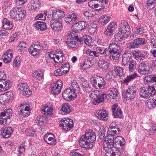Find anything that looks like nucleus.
I'll list each match as a JSON object with an SVG mask.
<instances>
[{
    "instance_id": "nucleus-21",
    "label": "nucleus",
    "mask_w": 156,
    "mask_h": 156,
    "mask_svg": "<svg viewBox=\"0 0 156 156\" xmlns=\"http://www.w3.org/2000/svg\"><path fill=\"white\" fill-rule=\"evenodd\" d=\"M84 135L87 138V140H89L90 141L92 144H93V143L95 141L96 136L95 133L92 130L90 129L87 131Z\"/></svg>"
},
{
    "instance_id": "nucleus-25",
    "label": "nucleus",
    "mask_w": 156,
    "mask_h": 156,
    "mask_svg": "<svg viewBox=\"0 0 156 156\" xmlns=\"http://www.w3.org/2000/svg\"><path fill=\"white\" fill-rule=\"evenodd\" d=\"M2 129V131L1 133L3 137H4L5 138L9 137L13 131V128L11 127L4 128Z\"/></svg>"
},
{
    "instance_id": "nucleus-8",
    "label": "nucleus",
    "mask_w": 156,
    "mask_h": 156,
    "mask_svg": "<svg viewBox=\"0 0 156 156\" xmlns=\"http://www.w3.org/2000/svg\"><path fill=\"white\" fill-rule=\"evenodd\" d=\"M137 89L135 86H132L123 92V96L126 100L133 99L136 95Z\"/></svg>"
},
{
    "instance_id": "nucleus-11",
    "label": "nucleus",
    "mask_w": 156,
    "mask_h": 156,
    "mask_svg": "<svg viewBox=\"0 0 156 156\" xmlns=\"http://www.w3.org/2000/svg\"><path fill=\"white\" fill-rule=\"evenodd\" d=\"M62 83L61 80H58L56 82L53 83L51 85V92L54 95H57L61 92L62 88Z\"/></svg>"
},
{
    "instance_id": "nucleus-9",
    "label": "nucleus",
    "mask_w": 156,
    "mask_h": 156,
    "mask_svg": "<svg viewBox=\"0 0 156 156\" xmlns=\"http://www.w3.org/2000/svg\"><path fill=\"white\" fill-rule=\"evenodd\" d=\"M59 126L62 127L64 130L69 131L73 126V120L69 118H64L61 121V123Z\"/></svg>"
},
{
    "instance_id": "nucleus-7",
    "label": "nucleus",
    "mask_w": 156,
    "mask_h": 156,
    "mask_svg": "<svg viewBox=\"0 0 156 156\" xmlns=\"http://www.w3.org/2000/svg\"><path fill=\"white\" fill-rule=\"evenodd\" d=\"M30 106L28 103H23L18 107L19 114L25 117H27L30 114Z\"/></svg>"
},
{
    "instance_id": "nucleus-36",
    "label": "nucleus",
    "mask_w": 156,
    "mask_h": 156,
    "mask_svg": "<svg viewBox=\"0 0 156 156\" xmlns=\"http://www.w3.org/2000/svg\"><path fill=\"white\" fill-rule=\"evenodd\" d=\"M97 113V116L99 119L103 120L106 119L107 115L105 110L98 111Z\"/></svg>"
},
{
    "instance_id": "nucleus-41",
    "label": "nucleus",
    "mask_w": 156,
    "mask_h": 156,
    "mask_svg": "<svg viewBox=\"0 0 156 156\" xmlns=\"http://www.w3.org/2000/svg\"><path fill=\"white\" fill-rule=\"evenodd\" d=\"M38 49L34 46L31 45L28 49L29 53L33 56H35L39 54Z\"/></svg>"
},
{
    "instance_id": "nucleus-35",
    "label": "nucleus",
    "mask_w": 156,
    "mask_h": 156,
    "mask_svg": "<svg viewBox=\"0 0 156 156\" xmlns=\"http://www.w3.org/2000/svg\"><path fill=\"white\" fill-rule=\"evenodd\" d=\"M72 90L75 91L76 94L77 95L79 94V91L80 89L79 88L78 84L75 81H73L71 83V88Z\"/></svg>"
},
{
    "instance_id": "nucleus-1",
    "label": "nucleus",
    "mask_w": 156,
    "mask_h": 156,
    "mask_svg": "<svg viewBox=\"0 0 156 156\" xmlns=\"http://www.w3.org/2000/svg\"><path fill=\"white\" fill-rule=\"evenodd\" d=\"M115 138L113 135L108 134L105 137V140L103 144L104 150L107 153L106 156H119L121 152L118 150L112 151V148L115 147L114 141Z\"/></svg>"
},
{
    "instance_id": "nucleus-31",
    "label": "nucleus",
    "mask_w": 156,
    "mask_h": 156,
    "mask_svg": "<svg viewBox=\"0 0 156 156\" xmlns=\"http://www.w3.org/2000/svg\"><path fill=\"white\" fill-rule=\"evenodd\" d=\"M4 111V112L1 113V115L3 117L6 116L4 118L6 122L7 120L9 119L10 117L12 116V110L9 108L5 109Z\"/></svg>"
},
{
    "instance_id": "nucleus-52",
    "label": "nucleus",
    "mask_w": 156,
    "mask_h": 156,
    "mask_svg": "<svg viewBox=\"0 0 156 156\" xmlns=\"http://www.w3.org/2000/svg\"><path fill=\"white\" fill-rule=\"evenodd\" d=\"M69 65L68 62H67L63 65L60 68H62V72L64 73V74H66L69 71Z\"/></svg>"
},
{
    "instance_id": "nucleus-50",
    "label": "nucleus",
    "mask_w": 156,
    "mask_h": 156,
    "mask_svg": "<svg viewBox=\"0 0 156 156\" xmlns=\"http://www.w3.org/2000/svg\"><path fill=\"white\" fill-rule=\"evenodd\" d=\"M83 38L84 40V42L86 44L89 46L91 45L92 40L90 37L89 35H86L83 36Z\"/></svg>"
},
{
    "instance_id": "nucleus-2",
    "label": "nucleus",
    "mask_w": 156,
    "mask_h": 156,
    "mask_svg": "<svg viewBox=\"0 0 156 156\" xmlns=\"http://www.w3.org/2000/svg\"><path fill=\"white\" fill-rule=\"evenodd\" d=\"M26 14V10L20 7L17 8V9L15 8L12 9L10 11L9 15L11 18L18 21L23 19Z\"/></svg>"
},
{
    "instance_id": "nucleus-28",
    "label": "nucleus",
    "mask_w": 156,
    "mask_h": 156,
    "mask_svg": "<svg viewBox=\"0 0 156 156\" xmlns=\"http://www.w3.org/2000/svg\"><path fill=\"white\" fill-rule=\"evenodd\" d=\"M2 27L3 29L10 30L12 28V23L9 20L5 18L2 20Z\"/></svg>"
},
{
    "instance_id": "nucleus-3",
    "label": "nucleus",
    "mask_w": 156,
    "mask_h": 156,
    "mask_svg": "<svg viewBox=\"0 0 156 156\" xmlns=\"http://www.w3.org/2000/svg\"><path fill=\"white\" fill-rule=\"evenodd\" d=\"M121 49V47L115 43H111L108 48V50L109 54L106 55L108 57H112L114 60H117L120 55L119 51Z\"/></svg>"
},
{
    "instance_id": "nucleus-48",
    "label": "nucleus",
    "mask_w": 156,
    "mask_h": 156,
    "mask_svg": "<svg viewBox=\"0 0 156 156\" xmlns=\"http://www.w3.org/2000/svg\"><path fill=\"white\" fill-rule=\"evenodd\" d=\"M43 73L41 71H35L32 74V76L35 77L37 80H40L43 78Z\"/></svg>"
},
{
    "instance_id": "nucleus-55",
    "label": "nucleus",
    "mask_w": 156,
    "mask_h": 156,
    "mask_svg": "<svg viewBox=\"0 0 156 156\" xmlns=\"http://www.w3.org/2000/svg\"><path fill=\"white\" fill-rule=\"evenodd\" d=\"M147 105L148 107L154 108L156 106V100L154 98L152 99H149L147 102Z\"/></svg>"
},
{
    "instance_id": "nucleus-26",
    "label": "nucleus",
    "mask_w": 156,
    "mask_h": 156,
    "mask_svg": "<svg viewBox=\"0 0 156 156\" xmlns=\"http://www.w3.org/2000/svg\"><path fill=\"white\" fill-rule=\"evenodd\" d=\"M40 7L39 0H31L28 5L30 11H35Z\"/></svg>"
},
{
    "instance_id": "nucleus-13",
    "label": "nucleus",
    "mask_w": 156,
    "mask_h": 156,
    "mask_svg": "<svg viewBox=\"0 0 156 156\" xmlns=\"http://www.w3.org/2000/svg\"><path fill=\"white\" fill-rule=\"evenodd\" d=\"M147 42V41L144 38H137L130 42L129 47L130 48H134L138 47L140 45H143L146 44Z\"/></svg>"
},
{
    "instance_id": "nucleus-15",
    "label": "nucleus",
    "mask_w": 156,
    "mask_h": 156,
    "mask_svg": "<svg viewBox=\"0 0 156 156\" xmlns=\"http://www.w3.org/2000/svg\"><path fill=\"white\" fill-rule=\"evenodd\" d=\"M108 95L110 99V101L112 102L116 101L119 98V94L117 90L115 88L110 89L108 91Z\"/></svg>"
},
{
    "instance_id": "nucleus-56",
    "label": "nucleus",
    "mask_w": 156,
    "mask_h": 156,
    "mask_svg": "<svg viewBox=\"0 0 156 156\" xmlns=\"http://www.w3.org/2000/svg\"><path fill=\"white\" fill-rule=\"evenodd\" d=\"M114 77V71L113 70L110 71L105 76L106 79L108 81L112 80Z\"/></svg>"
},
{
    "instance_id": "nucleus-46",
    "label": "nucleus",
    "mask_w": 156,
    "mask_h": 156,
    "mask_svg": "<svg viewBox=\"0 0 156 156\" xmlns=\"http://www.w3.org/2000/svg\"><path fill=\"white\" fill-rule=\"evenodd\" d=\"M84 152L82 150L76 149L71 152L70 154V156H83Z\"/></svg>"
},
{
    "instance_id": "nucleus-33",
    "label": "nucleus",
    "mask_w": 156,
    "mask_h": 156,
    "mask_svg": "<svg viewBox=\"0 0 156 156\" xmlns=\"http://www.w3.org/2000/svg\"><path fill=\"white\" fill-rule=\"evenodd\" d=\"M132 53L136 60L143 59L142 58H145V55L139 51L134 50L133 51Z\"/></svg>"
},
{
    "instance_id": "nucleus-62",
    "label": "nucleus",
    "mask_w": 156,
    "mask_h": 156,
    "mask_svg": "<svg viewBox=\"0 0 156 156\" xmlns=\"http://www.w3.org/2000/svg\"><path fill=\"white\" fill-rule=\"evenodd\" d=\"M87 54L90 56H95L98 57L99 55L98 53H97L95 51H92L90 49H88L86 51Z\"/></svg>"
},
{
    "instance_id": "nucleus-29",
    "label": "nucleus",
    "mask_w": 156,
    "mask_h": 156,
    "mask_svg": "<svg viewBox=\"0 0 156 156\" xmlns=\"http://www.w3.org/2000/svg\"><path fill=\"white\" fill-rule=\"evenodd\" d=\"M53 110L52 107L46 105L42 108L41 111L42 113L48 117L50 116L52 114Z\"/></svg>"
},
{
    "instance_id": "nucleus-38",
    "label": "nucleus",
    "mask_w": 156,
    "mask_h": 156,
    "mask_svg": "<svg viewBox=\"0 0 156 156\" xmlns=\"http://www.w3.org/2000/svg\"><path fill=\"white\" fill-rule=\"evenodd\" d=\"M62 112V114L65 115L66 113H69L71 112V110L69 105L67 103H64L62 105L61 109Z\"/></svg>"
},
{
    "instance_id": "nucleus-32",
    "label": "nucleus",
    "mask_w": 156,
    "mask_h": 156,
    "mask_svg": "<svg viewBox=\"0 0 156 156\" xmlns=\"http://www.w3.org/2000/svg\"><path fill=\"white\" fill-rule=\"evenodd\" d=\"M78 17L75 14L72 13L69 14L65 18V20L66 23H70L71 22L75 21Z\"/></svg>"
},
{
    "instance_id": "nucleus-39",
    "label": "nucleus",
    "mask_w": 156,
    "mask_h": 156,
    "mask_svg": "<svg viewBox=\"0 0 156 156\" xmlns=\"http://www.w3.org/2000/svg\"><path fill=\"white\" fill-rule=\"evenodd\" d=\"M98 87L101 89L105 87L106 84V82L104 79L101 77L98 76Z\"/></svg>"
},
{
    "instance_id": "nucleus-59",
    "label": "nucleus",
    "mask_w": 156,
    "mask_h": 156,
    "mask_svg": "<svg viewBox=\"0 0 156 156\" xmlns=\"http://www.w3.org/2000/svg\"><path fill=\"white\" fill-rule=\"evenodd\" d=\"M98 76H94V77H92L90 79V81L92 85L94 87L98 88Z\"/></svg>"
},
{
    "instance_id": "nucleus-17",
    "label": "nucleus",
    "mask_w": 156,
    "mask_h": 156,
    "mask_svg": "<svg viewBox=\"0 0 156 156\" xmlns=\"http://www.w3.org/2000/svg\"><path fill=\"white\" fill-rule=\"evenodd\" d=\"M117 28V24L115 22H112L107 26V29L104 32V34L107 36H110Z\"/></svg>"
},
{
    "instance_id": "nucleus-4",
    "label": "nucleus",
    "mask_w": 156,
    "mask_h": 156,
    "mask_svg": "<svg viewBox=\"0 0 156 156\" xmlns=\"http://www.w3.org/2000/svg\"><path fill=\"white\" fill-rule=\"evenodd\" d=\"M6 78L4 71H0V91L8 90L12 86L11 83L9 80H6Z\"/></svg>"
},
{
    "instance_id": "nucleus-45",
    "label": "nucleus",
    "mask_w": 156,
    "mask_h": 156,
    "mask_svg": "<svg viewBox=\"0 0 156 156\" xmlns=\"http://www.w3.org/2000/svg\"><path fill=\"white\" fill-rule=\"evenodd\" d=\"M110 19L108 16L103 15L101 16L99 19L100 22L102 25H104L109 21Z\"/></svg>"
},
{
    "instance_id": "nucleus-20",
    "label": "nucleus",
    "mask_w": 156,
    "mask_h": 156,
    "mask_svg": "<svg viewBox=\"0 0 156 156\" xmlns=\"http://www.w3.org/2000/svg\"><path fill=\"white\" fill-rule=\"evenodd\" d=\"M149 69L147 65L144 62H142L139 65L138 72L140 74L147 75L149 73Z\"/></svg>"
},
{
    "instance_id": "nucleus-42",
    "label": "nucleus",
    "mask_w": 156,
    "mask_h": 156,
    "mask_svg": "<svg viewBox=\"0 0 156 156\" xmlns=\"http://www.w3.org/2000/svg\"><path fill=\"white\" fill-rule=\"evenodd\" d=\"M95 14V12L93 11L90 10H89L84 12L83 14L84 17V18L87 20L90 19L91 17L94 16Z\"/></svg>"
},
{
    "instance_id": "nucleus-64",
    "label": "nucleus",
    "mask_w": 156,
    "mask_h": 156,
    "mask_svg": "<svg viewBox=\"0 0 156 156\" xmlns=\"http://www.w3.org/2000/svg\"><path fill=\"white\" fill-rule=\"evenodd\" d=\"M26 44L24 42H20L18 46V49L20 51H23L26 47Z\"/></svg>"
},
{
    "instance_id": "nucleus-40",
    "label": "nucleus",
    "mask_w": 156,
    "mask_h": 156,
    "mask_svg": "<svg viewBox=\"0 0 156 156\" xmlns=\"http://www.w3.org/2000/svg\"><path fill=\"white\" fill-rule=\"evenodd\" d=\"M108 63L103 59H100L98 62V65L99 67L105 70L108 68Z\"/></svg>"
},
{
    "instance_id": "nucleus-61",
    "label": "nucleus",
    "mask_w": 156,
    "mask_h": 156,
    "mask_svg": "<svg viewBox=\"0 0 156 156\" xmlns=\"http://www.w3.org/2000/svg\"><path fill=\"white\" fill-rule=\"evenodd\" d=\"M132 55L131 51L129 50H126L125 51L122 55V58H126L132 59Z\"/></svg>"
},
{
    "instance_id": "nucleus-60",
    "label": "nucleus",
    "mask_w": 156,
    "mask_h": 156,
    "mask_svg": "<svg viewBox=\"0 0 156 156\" xmlns=\"http://www.w3.org/2000/svg\"><path fill=\"white\" fill-rule=\"evenodd\" d=\"M47 55H48V57L52 60V61H53L55 62H57L55 59V58H56L57 55H55V53L54 51L48 52V53L47 54Z\"/></svg>"
},
{
    "instance_id": "nucleus-53",
    "label": "nucleus",
    "mask_w": 156,
    "mask_h": 156,
    "mask_svg": "<svg viewBox=\"0 0 156 156\" xmlns=\"http://www.w3.org/2000/svg\"><path fill=\"white\" fill-rule=\"evenodd\" d=\"M55 18L53 19L56 18V19H61L62 18L64 17L65 16V14L64 12L61 10H56V12H55Z\"/></svg>"
},
{
    "instance_id": "nucleus-51",
    "label": "nucleus",
    "mask_w": 156,
    "mask_h": 156,
    "mask_svg": "<svg viewBox=\"0 0 156 156\" xmlns=\"http://www.w3.org/2000/svg\"><path fill=\"white\" fill-rule=\"evenodd\" d=\"M156 3V0H148L147 2V4L148 5L147 8L151 10L154 7Z\"/></svg>"
},
{
    "instance_id": "nucleus-49",
    "label": "nucleus",
    "mask_w": 156,
    "mask_h": 156,
    "mask_svg": "<svg viewBox=\"0 0 156 156\" xmlns=\"http://www.w3.org/2000/svg\"><path fill=\"white\" fill-rule=\"evenodd\" d=\"M136 62L134 60H131L128 63L129 69V72H133L136 69Z\"/></svg>"
},
{
    "instance_id": "nucleus-54",
    "label": "nucleus",
    "mask_w": 156,
    "mask_h": 156,
    "mask_svg": "<svg viewBox=\"0 0 156 156\" xmlns=\"http://www.w3.org/2000/svg\"><path fill=\"white\" fill-rule=\"evenodd\" d=\"M9 101L4 94L0 95V103L2 104L5 105L8 103Z\"/></svg>"
},
{
    "instance_id": "nucleus-10",
    "label": "nucleus",
    "mask_w": 156,
    "mask_h": 156,
    "mask_svg": "<svg viewBox=\"0 0 156 156\" xmlns=\"http://www.w3.org/2000/svg\"><path fill=\"white\" fill-rule=\"evenodd\" d=\"M62 95L64 99L68 101L74 99L78 96L76 92L72 90L71 87L66 89L62 93Z\"/></svg>"
},
{
    "instance_id": "nucleus-18",
    "label": "nucleus",
    "mask_w": 156,
    "mask_h": 156,
    "mask_svg": "<svg viewBox=\"0 0 156 156\" xmlns=\"http://www.w3.org/2000/svg\"><path fill=\"white\" fill-rule=\"evenodd\" d=\"M117 28V24L115 22H112L107 26V29L104 32V34L107 36H110Z\"/></svg>"
},
{
    "instance_id": "nucleus-43",
    "label": "nucleus",
    "mask_w": 156,
    "mask_h": 156,
    "mask_svg": "<svg viewBox=\"0 0 156 156\" xmlns=\"http://www.w3.org/2000/svg\"><path fill=\"white\" fill-rule=\"evenodd\" d=\"M137 76V74L136 73L130 74L124 79V82L126 83H128L135 79Z\"/></svg>"
},
{
    "instance_id": "nucleus-14",
    "label": "nucleus",
    "mask_w": 156,
    "mask_h": 156,
    "mask_svg": "<svg viewBox=\"0 0 156 156\" xmlns=\"http://www.w3.org/2000/svg\"><path fill=\"white\" fill-rule=\"evenodd\" d=\"M50 26L52 30L59 31L62 28V23L59 19H53L51 21Z\"/></svg>"
},
{
    "instance_id": "nucleus-12",
    "label": "nucleus",
    "mask_w": 156,
    "mask_h": 156,
    "mask_svg": "<svg viewBox=\"0 0 156 156\" xmlns=\"http://www.w3.org/2000/svg\"><path fill=\"white\" fill-rule=\"evenodd\" d=\"M87 139L85 136L83 135L79 140V144L81 147L88 149L92 147L93 145L89 140Z\"/></svg>"
},
{
    "instance_id": "nucleus-34",
    "label": "nucleus",
    "mask_w": 156,
    "mask_h": 156,
    "mask_svg": "<svg viewBox=\"0 0 156 156\" xmlns=\"http://www.w3.org/2000/svg\"><path fill=\"white\" fill-rule=\"evenodd\" d=\"M154 82H156V75H149L144 78V82L145 84H148Z\"/></svg>"
},
{
    "instance_id": "nucleus-16",
    "label": "nucleus",
    "mask_w": 156,
    "mask_h": 156,
    "mask_svg": "<svg viewBox=\"0 0 156 156\" xmlns=\"http://www.w3.org/2000/svg\"><path fill=\"white\" fill-rule=\"evenodd\" d=\"M87 24L84 21H80L75 23L72 27L73 32L76 33L81 31L85 28Z\"/></svg>"
},
{
    "instance_id": "nucleus-24",
    "label": "nucleus",
    "mask_w": 156,
    "mask_h": 156,
    "mask_svg": "<svg viewBox=\"0 0 156 156\" xmlns=\"http://www.w3.org/2000/svg\"><path fill=\"white\" fill-rule=\"evenodd\" d=\"M125 144L124 138L121 136H117L115 138L114 145L115 148L118 147L119 146L123 147Z\"/></svg>"
},
{
    "instance_id": "nucleus-6",
    "label": "nucleus",
    "mask_w": 156,
    "mask_h": 156,
    "mask_svg": "<svg viewBox=\"0 0 156 156\" xmlns=\"http://www.w3.org/2000/svg\"><path fill=\"white\" fill-rule=\"evenodd\" d=\"M90 96L93 100V104L96 105L104 101L106 97V95L105 93H99L98 91H96L91 92Z\"/></svg>"
},
{
    "instance_id": "nucleus-58",
    "label": "nucleus",
    "mask_w": 156,
    "mask_h": 156,
    "mask_svg": "<svg viewBox=\"0 0 156 156\" xmlns=\"http://www.w3.org/2000/svg\"><path fill=\"white\" fill-rule=\"evenodd\" d=\"M82 81L83 82L82 83V84L83 87L84 88H87L88 91L89 92L90 91H91L92 88L89 86V84L88 82L84 79H83Z\"/></svg>"
},
{
    "instance_id": "nucleus-47",
    "label": "nucleus",
    "mask_w": 156,
    "mask_h": 156,
    "mask_svg": "<svg viewBox=\"0 0 156 156\" xmlns=\"http://www.w3.org/2000/svg\"><path fill=\"white\" fill-rule=\"evenodd\" d=\"M105 4L103 2L97 0L95 5L94 8L98 9L101 10L103 9L105 7Z\"/></svg>"
},
{
    "instance_id": "nucleus-19",
    "label": "nucleus",
    "mask_w": 156,
    "mask_h": 156,
    "mask_svg": "<svg viewBox=\"0 0 156 156\" xmlns=\"http://www.w3.org/2000/svg\"><path fill=\"white\" fill-rule=\"evenodd\" d=\"M117 28V24L115 22H112L107 26V29L104 32V34L107 36H110Z\"/></svg>"
},
{
    "instance_id": "nucleus-30",
    "label": "nucleus",
    "mask_w": 156,
    "mask_h": 156,
    "mask_svg": "<svg viewBox=\"0 0 156 156\" xmlns=\"http://www.w3.org/2000/svg\"><path fill=\"white\" fill-rule=\"evenodd\" d=\"M71 35H69L67 36L68 38L67 40L65 42L68 45V46L72 48H74L77 46V42L76 41L73 40L71 38Z\"/></svg>"
},
{
    "instance_id": "nucleus-23",
    "label": "nucleus",
    "mask_w": 156,
    "mask_h": 156,
    "mask_svg": "<svg viewBox=\"0 0 156 156\" xmlns=\"http://www.w3.org/2000/svg\"><path fill=\"white\" fill-rule=\"evenodd\" d=\"M120 26L119 32L122 34H125L130 31V27L127 22L123 21Z\"/></svg>"
},
{
    "instance_id": "nucleus-44",
    "label": "nucleus",
    "mask_w": 156,
    "mask_h": 156,
    "mask_svg": "<svg viewBox=\"0 0 156 156\" xmlns=\"http://www.w3.org/2000/svg\"><path fill=\"white\" fill-rule=\"evenodd\" d=\"M113 114L115 118H122L123 116L122 112L120 108H118L117 110L113 111Z\"/></svg>"
},
{
    "instance_id": "nucleus-22",
    "label": "nucleus",
    "mask_w": 156,
    "mask_h": 156,
    "mask_svg": "<svg viewBox=\"0 0 156 156\" xmlns=\"http://www.w3.org/2000/svg\"><path fill=\"white\" fill-rule=\"evenodd\" d=\"M44 139L45 141L48 144L52 145L56 142V140L54 136L51 133L46 134Z\"/></svg>"
},
{
    "instance_id": "nucleus-27",
    "label": "nucleus",
    "mask_w": 156,
    "mask_h": 156,
    "mask_svg": "<svg viewBox=\"0 0 156 156\" xmlns=\"http://www.w3.org/2000/svg\"><path fill=\"white\" fill-rule=\"evenodd\" d=\"M36 29L38 30L44 31L47 29L45 23L41 21H37L34 24Z\"/></svg>"
},
{
    "instance_id": "nucleus-37",
    "label": "nucleus",
    "mask_w": 156,
    "mask_h": 156,
    "mask_svg": "<svg viewBox=\"0 0 156 156\" xmlns=\"http://www.w3.org/2000/svg\"><path fill=\"white\" fill-rule=\"evenodd\" d=\"M113 71H114V73L116 72V75L118 76L121 78H122L121 77L123 76L124 75L123 69L122 68L119 66H115L114 67V69Z\"/></svg>"
},
{
    "instance_id": "nucleus-63",
    "label": "nucleus",
    "mask_w": 156,
    "mask_h": 156,
    "mask_svg": "<svg viewBox=\"0 0 156 156\" xmlns=\"http://www.w3.org/2000/svg\"><path fill=\"white\" fill-rule=\"evenodd\" d=\"M56 12V10L54 8H52L49 9L47 12L48 15L50 16L51 17H53V18H55L56 15L55 12Z\"/></svg>"
},
{
    "instance_id": "nucleus-57",
    "label": "nucleus",
    "mask_w": 156,
    "mask_h": 156,
    "mask_svg": "<svg viewBox=\"0 0 156 156\" xmlns=\"http://www.w3.org/2000/svg\"><path fill=\"white\" fill-rule=\"evenodd\" d=\"M25 133L27 136H32L34 137H36L37 136V132L34 130H26Z\"/></svg>"
},
{
    "instance_id": "nucleus-5",
    "label": "nucleus",
    "mask_w": 156,
    "mask_h": 156,
    "mask_svg": "<svg viewBox=\"0 0 156 156\" xmlns=\"http://www.w3.org/2000/svg\"><path fill=\"white\" fill-rule=\"evenodd\" d=\"M155 93L153 86H148L147 87L142 88L140 92V95L143 98L147 99L151 97Z\"/></svg>"
}]
</instances>
